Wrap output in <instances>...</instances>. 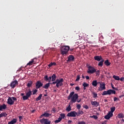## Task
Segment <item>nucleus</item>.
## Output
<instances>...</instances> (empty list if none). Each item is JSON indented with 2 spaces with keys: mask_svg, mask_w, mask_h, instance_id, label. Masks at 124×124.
<instances>
[{
  "mask_svg": "<svg viewBox=\"0 0 124 124\" xmlns=\"http://www.w3.org/2000/svg\"><path fill=\"white\" fill-rule=\"evenodd\" d=\"M74 93V92H72L67 97L68 100H70L71 99V102H72L73 103H75L78 97V94Z\"/></svg>",
  "mask_w": 124,
  "mask_h": 124,
  "instance_id": "f257e3e1",
  "label": "nucleus"
},
{
  "mask_svg": "<svg viewBox=\"0 0 124 124\" xmlns=\"http://www.w3.org/2000/svg\"><path fill=\"white\" fill-rule=\"evenodd\" d=\"M63 78H62L60 79H57L55 80V81H53L52 83H50L51 85H55L56 84L57 88H60V87H62V86L63 85Z\"/></svg>",
  "mask_w": 124,
  "mask_h": 124,
  "instance_id": "f03ea898",
  "label": "nucleus"
},
{
  "mask_svg": "<svg viewBox=\"0 0 124 124\" xmlns=\"http://www.w3.org/2000/svg\"><path fill=\"white\" fill-rule=\"evenodd\" d=\"M110 95L111 94H116V91L112 89L108 90V91H105L102 93V95Z\"/></svg>",
  "mask_w": 124,
  "mask_h": 124,
  "instance_id": "7ed1b4c3",
  "label": "nucleus"
},
{
  "mask_svg": "<svg viewBox=\"0 0 124 124\" xmlns=\"http://www.w3.org/2000/svg\"><path fill=\"white\" fill-rule=\"evenodd\" d=\"M69 50V46H64L61 48L62 55H66Z\"/></svg>",
  "mask_w": 124,
  "mask_h": 124,
  "instance_id": "20e7f679",
  "label": "nucleus"
},
{
  "mask_svg": "<svg viewBox=\"0 0 124 124\" xmlns=\"http://www.w3.org/2000/svg\"><path fill=\"white\" fill-rule=\"evenodd\" d=\"M17 100V98L15 97H9L7 100V104L9 105H13L14 104V101H16Z\"/></svg>",
  "mask_w": 124,
  "mask_h": 124,
  "instance_id": "39448f33",
  "label": "nucleus"
},
{
  "mask_svg": "<svg viewBox=\"0 0 124 124\" xmlns=\"http://www.w3.org/2000/svg\"><path fill=\"white\" fill-rule=\"evenodd\" d=\"M96 72V69L93 66H89L87 73L89 74H93V73H95Z\"/></svg>",
  "mask_w": 124,
  "mask_h": 124,
  "instance_id": "423d86ee",
  "label": "nucleus"
},
{
  "mask_svg": "<svg viewBox=\"0 0 124 124\" xmlns=\"http://www.w3.org/2000/svg\"><path fill=\"white\" fill-rule=\"evenodd\" d=\"M31 94H32V93L31 91L29 90V92L26 93V95L22 96L23 100H28V99H29V98L30 97Z\"/></svg>",
  "mask_w": 124,
  "mask_h": 124,
  "instance_id": "0eeeda50",
  "label": "nucleus"
},
{
  "mask_svg": "<svg viewBox=\"0 0 124 124\" xmlns=\"http://www.w3.org/2000/svg\"><path fill=\"white\" fill-rule=\"evenodd\" d=\"M40 122L41 124H51V121L48 120V119L43 118L40 120Z\"/></svg>",
  "mask_w": 124,
  "mask_h": 124,
  "instance_id": "6e6552de",
  "label": "nucleus"
},
{
  "mask_svg": "<svg viewBox=\"0 0 124 124\" xmlns=\"http://www.w3.org/2000/svg\"><path fill=\"white\" fill-rule=\"evenodd\" d=\"M77 115V112L75 111H71L67 114V117H75Z\"/></svg>",
  "mask_w": 124,
  "mask_h": 124,
  "instance_id": "1a4fd4ad",
  "label": "nucleus"
},
{
  "mask_svg": "<svg viewBox=\"0 0 124 124\" xmlns=\"http://www.w3.org/2000/svg\"><path fill=\"white\" fill-rule=\"evenodd\" d=\"M42 86H43V83H41V81H40V80H39L37 81L36 83L35 88L36 89H38L41 88Z\"/></svg>",
  "mask_w": 124,
  "mask_h": 124,
  "instance_id": "9d476101",
  "label": "nucleus"
},
{
  "mask_svg": "<svg viewBox=\"0 0 124 124\" xmlns=\"http://www.w3.org/2000/svg\"><path fill=\"white\" fill-rule=\"evenodd\" d=\"M113 116V113L112 112H110V111H108L107 115H106L104 118L106 119V120H109L110 118L112 117Z\"/></svg>",
  "mask_w": 124,
  "mask_h": 124,
  "instance_id": "9b49d317",
  "label": "nucleus"
},
{
  "mask_svg": "<svg viewBox=\"0 0 124 124\" xmlns=\"http://www.w3.org/2000/svg\"><path fill=\"white\" fill-rule=\"evenodd\" d=\"M16 85H18V81H17V80H14L10 84V86L11 88L14 89V88L16 87Z\"/></svg>",
  "mask_w": 124,
  "mask_h": 124,
  "instance_id": "f8f14e48",
  "label": "nucleus"
},
{
  "mask_svg": "<svg viewBox=\"0 0 124 124\" xmlns=\"http://www.w3.org/2000/svg\"><path fill=\"white\" fill-rule=\"evenodd\" d=\"M94 59L95 61H97V62H100L101 60H103L101 56H98V55L95 56L94 57Z\"/></svg>",
  "mask_w": 124,
  "mask_h": 124,
  "instance_id": "ddd939ff",
  "label": "nucleus"
},
{
  "mask_svg": "<svg viewBox=\"0 0 124 124\" xmlns=\"http://www.w3.org/2000/svg\"><path fill=\"white\" fill-rule=\"evenodd\" d=\"M91 104L93 105V106H94V107H97L98 106H99V103L96 101H92Z\"/></svg>",
  "mask_w": 124,
  "mask_h": 124,
  "instance_id": "4468645a",
  "label": "nucleus"
},
{
  "mask_svg": "<svg viewBox=\"0 0 124 124\" xmlns=\"http://www.w3.org/2000/svg\"><path fill=\"white\" fill-rule=\"evenodd\" d=\"M7 108V107L5 104L3 105H0V111H2V110H5Z\"/></svg>",
  "mask_w": 124,
  "mask_h": 124,
  "instance_id": "2eb2a0df",
  "label": "nucleus"
},
{
  "mask_svg": "<svg viewBox=\"0 0 124 124\" xmlns=\"http://www.w3.org/2000/svg\"><path fill=\"white\" fill-rule=\"evenodd\" d=\"M74 56L73 55H69L68 57V60H67V62H71L74 61Z\"/></svg>",
  "mask_w": 124,
  "mask_h": 124,
  "instance_id": "dca6fc26",
  "label": "nucleus"
},
{
  "mask_svg": "<svg viewBox=\"0 0 124 124\" xmlns=\"http://www.w3.org/2000/svg\"><path fill=\"white\" fill-rule=\"evenodd\" d=\"M50 114L47 113V112H45L44 113H43L41 116L40 118H42L43 117L45 116L46 117V118L49 117V116H50Z\"/></svg>",
  "mask_w": 124,
  "mask_h": 124,
  "instance_id": "f3484780",
  "label": "nucleus"
},
{
  "mask_svg": "<svg viewBox=\"0 0 124 124\" xmlns=\"http://www.w3.org/2000/svg\"><path fill=\"white\" fill-rule=\"evenodd\" d=\"M17 123V119H14L11 121L9 122L8 124H16Z\"/></svg>",
  "mask_w": 124,
  "mask_h": 124,
  "instance_id": "a211bd4d",
  "label": "nucleus"
},
{
  "mask_svg": "<svg viewBox=\"0 0 124 124\" xmlns=\"http://www.w3.org/2000/svg\"><path fill=\"white\" fill-rule=\"evenodd\" d=\"M103 62H104V60L102 59L98 63V66H100V67H102V66H103Z\"/></svg>",
  "mask_w": 124,
  "mask_h": 124,
  "instance_id": "6ab92c4d",
  "label": "nucleus"
},
{
  "mask_svg": "<svg viewBox=\"0 0 124 124\" xmlns=\"http://www.w3.org/2000/svg\"><path fill=\"white\" fill-rule=\"evenodd\" d=\"M100 87L102 90H105L106 88L105 87V83H102L100 84Z\"/></svg>",
  "mask_w": 124,
  "mask_h": 124,
  "instance_id": "aec40b11",
  "label": "nucleus"
},
{
  "mask_svg": "<svg viewBox=\"0 0 124 124\" xmlns=\"http://www.w3.org/2000/svg\"><path fill=\"white\" fill-rule=\"evenodd\" d=\"M56 78H57V76H56V74H53L51 76L52 82H54V81H55Z\"/></svg>",
  "mask_w": 124,
  "mask_h": 124,
  "instance_id": "412c9836",
  "label": "nucleus"
},
{
  "mask_svg": "<svg viewBox=\"0 0 124 124\" xmlns=\"http://www.w3.org/2000/svg\"><path fill=\"white\" fill-rule=\"evenodd\" d=\"M2 117H7V113L6 112H2L0 114V118H2Z\"/></svg>",
  "mask_w": 124,
  "mask_h": 124,
  "instance_id": "4be33fe9",
  "label": "nucleus"
},
{
  "mask_svg": "<svg viewBox=\"0 0 124 124\" xmlns=\"http://www.w3.org/2000/svg\"><path fill=\"white\" fill-rule=\"evenodd\" d=\"M50 83H46L44 86H43V88L48 90V89H49V87H50Z\"/></svg>",
  "mask_w": 124,
  "mask_h": 124,
  "instance_id": "5701e85b",
  "label": "nucleus"
},
{
  "mask_svg": "<svg viewBox=\"0 0 124 124\" xmlns=\"http://www.w3.org/2000/svg\"><path fill=\"white\" fill-rule=\"evenodd\" d=\"M104 63L107 66H109L111 64V62H109V60H107L105 61Z\"/></svg>",
  "mask_w": 124,
  "mask_h": 124,
  "instance_id": "b1692460",
  "label": "nucleus"
},
{
  "mask_svg": "<svg viewBox=\"0 0 124 124\" xmlns=\"http://www.w3.org/2000/svg\"><path fill=\"white\" fill-rule=\"evenodd\" d=\"M113 78L116 80L117 81H120L121 80V78H120V77L117 76L115 75L113 76Z\"/></svg>",
  "mask_w": 124,
  "mask_h": 124,
  "instance_id": "393cba45",
  "label": "nucleus"
},
{
  "mask_svg": "<svg viewBox=\"0 0 124 124\" xmlns=\"http://www.w3.org/2000/svg\"><path fill=\"white\" fill-rule=\"evenodd\" d=\"M56 64H57L56 62H51L48 65V67H49V68H50V67H51V66H53V65H56Z\"/></svg>",
  "mask_w": 124,
  "mask_h": 124,
  "instance_id": "a878e982",
  "label": "nucleus"
},
{
  "mask_svg": "<svg viewBox=\"0 0 124 124\" xmlns=\"http://www.w3.org/2000/svg\"><path fill=\"white\" fill-rule=\"evenodd\" d=\"M92 85L93 86V87H96V86H97V81L93 80L92 82Z\"/></svg>",
  "mask_w": 124,
  "mask_h": 124,
  "instance_id": "bb28decb",
  "label": "nucleus"
},
{
  "mask_svg": "<svg viewBox=\"0 0 124 124\" xmlns=\"http://www.w3.org/2000/svg\"><path fill=\"white\" fill-rule=\"evenodd\" d=\"M42 94H40L39 96L36 98V101H39V100H40L41 99V97H42Z\"/></svg>",
  "mask_w": 124,
  "mask_h": 124,
  "instance_id": "cd10ccee",
  "label": "nucleus"
},
{
  "mask_svg": "<svg viewBox=\"0 0 124 124\" xmlns=\"http://www.w3.org/2000/svg\"><path fill=\"white\" fill-rule=\"evenodd\" d=\"M117 116H118V118H119V119H122V118H124V114H123V113H119V114H118Z\"/></svg>",
  "mask_w": 124,
  "mask_h": 124,
  "instance_id": "c85d7f7f",
  "label": "nucleus"
},
{
  "mask_svg": "<svg viewBox=\"0 0 124 124\" xmlns=\"http://www.w3.org/2000/svg\"><path fill=\"white\" fill-rule=\"evenodd\" d=\"M34 62L33 59H32L31 61H30L26 65V66L28 65H32V63Z\"/></svg>",
  "mask_w": 124,
  "mask_h": 124,
  "instance_id": "c756f323",
  "label": "nucleus"
},
{
  "mask_svg": "<svg viewBox=\"0 0 124 124\" xmlns=\"http://www.w3.org/2000/svg\"><path fill=\"white\" fill-rule=\"evenodd\" d=\"M115 110H116V108L115 107H113L110 108V111L109 112H110L113 114V113H114Z\"/></svg>",
  "mask_w": 124,
  "mask_h": 124,
  "instance_id": "7c9ffc66",
  "label": "nucleus"
},
{
  "mask_svg": "<svg viewBox=\"0 0 124 124\" xmlns=\"http://www.w3.org/2000/svg\"><path fill=\"white\" fill-rule=\"evenodd\" d=\"M32 85V81H29L27 83V87H28V88H31V87Z\"/></svg>",
  "mask_w": 124,
  "mask_h": 124,
  "instance_id": "2f4dec72",
  "label": "nucleus"
},
{
  "mask_svg": "<svg viewBox=\"0 0 124 124\" xmlns=\"http://www.w3.org/2000/svg\"><path fill=\"white\" fill-rule=\"evenodd\" d=\"M89 42H93L92 41H93V36L92 35L91 38H88V40Z\"/></svg>",
  "mask_w": 124,
  "mask_h": 124,
  "instance_id": "473e14b6",
  "label": "nucleus"
},
{
  "mask_svg": "<svg viewBox=\"0 0 124 124\" xmlns=\"http://www.w3.org/2000/svg\"><path fill=\"white\" fill-rule=\"evenodd\" d=\"M66 110L67 111V112H70V110H71V107L70 106V105L68 106V107L66 108Z\"/></svg>",
  "mask_w": 124,
  "mask_h": 124,
  "instance_id": "72a5a7b5",
  "label": "nucleus"
},
{
  "mask_svg": "<svg viewBox=\"0 0 124 124\" xmlns=\"http://www.w3.org/2000/svg\"><path fill=\"white\" fill-rule=\"evenodd\" d=\"M83 114H84V112H83V110L80 111V110H79V111L78 112V113H77V116H78L79 115H83Z\"/></svg>",
  "mask_w": 124,
  "mask_h": 124,
  "instance_id": "f704fd0d",
  "label": "nucleus"
},
{
  "mask_svg": "<svg viewBox=\"0 0 124 124\" xmlns=\"http://www.w3.org/2000/svg\"><path fill=\"white\" fill-rule=\"evenodd\" d=\"M93 98H96V97H97V93H95V92H93Z\"/></svg>",
  "mask_w": 124,
  "mask_h": 124,
  "instance_id": "c9c22d12",
  "label": "nucleus"
},
{
  "mask_svg": "<svg viewBox=\"0 0 124 124\" xmlns=\"http://www.w3.org/2000/svg\"><path fill=\"white\" fill-rule=\"evenodd\" d=\"M83 87H84V88H87V87H89V84H88L86 82H84L83 83Z\"/></svg>",
  "mask_w": 124,
  "mask_h": 124,
  "instance_id": "e433bc0d",
  "label": "nucleus"
},
{
  "mask_svg": "<svg viewBox=\"0 0 124 124\" xmlns=\"http://www.w3.org/2000/svg\"><path fill=\"white\" fill-rule=\"evenodd\" d=\"M32 94L34 95V94H36V93H37V89H34L32 90Z\"/></svg>",
  "mask_w": 124,
  "mask_h": 124,
  "instance_id": "4c0bfd02",
  "label": "nucleus"
},
{
  "mask_svg": "<svg viewBox=\"0 0 124 124\" xmlns=\"http://www.w3.org/2000/svg\"><path fill=\"white\" fill-rule=\"evenodd\" d=\"M61 116V118H62V119H64V118L65 117V114H64V113H61L60 114Z\"/></svg>",
  "mask_w": 124,
  "mask_h": 124,
  "instance_id": "58836bf2",
  "label": "nucleus"
},
{
  "mask_svg": "<svg viewBox=\"0 0 124 124\" xmlns=\"http://www.w3.org/2000/svg\"><path fill=\"white\" fill-rule=\"evenodd\" d=\"M90 118H93V119H94V120H97L98 117L97 115H93L90 116Z\"/></svg>",
  "mask_w": 124,
  "mask_h": 124,
  "instance_id": "ea45409f",
  "label": "nucleus"
},
{
  "mask_svg": "<svg viewBox=\"0 0 124 124\" xmlns=\"http://www.w3.org/2000/svg\"><path fill=\"white\" fill-rule=\"evenodd\" d=\"M80 80V76L78 75L77 77V79H76V82H78Z\"/></svg>",
  "mask_w": 124,
  "mask_h": 124,
  "instance_id": "a19ab883",
  "label": "nucleus"
},
{
  "mask_svg": "<svg viewBox=\"0 0 124 124\" xmlns=\"http://www.w3.org/2000/svg\"><path fill=\"white\" fill-rule=\"evenodd\" d=\"M111 86L113 90H115V91H118V88L114 87V85H113V84H111Z\"/></svg>",
  "mask_w": 124,
  "mask_h": 124,
  "instance_id": "79ce46f5",
  "label": "nucleus"
},
{
  "mask_svg": "<svg viewBox=\"0 0 124 124\" xmlns=\"http://www.w3.org/2000/svg\"><path fill=\"white\" fill-rule=\"evenodd\" d=\"M96 75H99L100 74V71H99V70H98L96 71Z\"/></svg>",
  "mask_w": 124,
  "mask_h": 124,
  "instance_id": "37998d69",
  "label": "nucleus"
},
{
  "mask_svg": "<svg viewBox=\"0 0 124 124\" xmlns=\"http://www.w3.org/2000/svg\"><path fill=\"white\" fill-rule=\"evenodd\" d=\"M77 108L78 110H80V109H81V105H80V104L77 105Z\"/></svg>",
  "mask_w": 124,
  "mask_h": 124,
  "instance_id": "c03bdc74",
  "label": "nucleus"
},
{
  "mask_svg": "<svg viewBox=\"0 0 124 124\" xmlns=\"http://www.w3.org/2000/svg\"><path fill=\"white\" fill-rule=\"evenodd\" d=\"M51 80H52V77H49L47 78V81H48L49 83L51 82Z\"/></svg>",
  "mask_w": 124,
  "mask_h": 124,
  "instance_id": "a18cd8bd",
  "label": "nucleus"
},
{
  "mask_svg": "<svg viewBox=\"0 0 124 124\" xmlns=\"http://www.w3.org/2000/svg\"><path fill=\"white\" fill-rule=\"evenodd\" d=\"M78 124H86V122L84 121H81V122H78Z\"/></svg>",
  "mask_w": 124,
  "mask_h": 124,
  "instance_id": "49530a36",
  "label": "nucleus"
},
{
  "mask_svg": "<svg viewBox=\"0 0 124 124\" xmlns=\"http://www.w3.org/2000/svg\"><path fill=\"white\" fill-rule=\"evenodd\" d=\"M44 78L45 81H48V76H45Z\"/></svg>",
  "mask_w": 124,
  "mask_h": 124,
  "instance_id": "de8ad7c7",
  "label": "nucleus"
},
{
  "mask_svg": "<svg viewBox=\"0 0 124 124\" xmlns=\"http://www.w3.org/2000/svg\"><path fill=\"white\" fill-rule=\"evenodd\" d=\"M75 90L76 91H80V87H78V86H77L75 88Z\"/></svg>",
  "mask_w": 124,
  "mask_h": 124,
  "instance_id": "09e8293b",
  "label": "nucleus"
},
{
  "mask_svg": "<svg viewBox=\"0 0 124 124\" xmlns=\"http://www.w3.org/2000/svg\"><path fill=\"white\" fill-rule=\"evenodd\" d=\"M113 100L114 101H117V100H119V98H117L116 97H115L114 98H113Z\"/></svg>",
  "mask_w": 124,
  "mask_h": 124,
  "instance_id": "8fccbe9b",
  "label": "nucleus"
},
{
  "mask_svg": "<svg viewBox=\"0 0 124 124\" xmlns=\"http://www.w3.org/2000/svg\"><path fill=\"white\" fill-rule=\"evenodd\" d=\"M61 121H60L59 120H58H58H55V121H54V123H55V124H58V123H60Z\"/></svg>",
  "mask_w": 124,
  "mask_h": 124,
  "instance_id": "3c124183",
  "label": "nucleus"
},
{
  "mask_svg": "<svg viewBox=\"0 0 124 124\" xmlns=\"http://www.w3.org/2000/svg\"><path fill=\"white\" fill-rule=\"evenodd\" d=\"M83 107L85 108V109H89V107L87 105H84Z\"/></svg>",
  "mask_w": 124,
  "mask_h": 124,
  "instance_id": "603ef678",
  "label": "nucleus"
},
{
  "mask_svg": "<svg viewBox=\"0 0 124 124\" xmlns=\"http://www.w3.org/2000/svg\"><path fill=\"white\" fill-rule=\"evenodd\" d=\"M98 91H99V92H101L102 91H103V89H102L101 88H100V86H99V87H98Z\"/></svg>",
  "mask_w": 124,
  "mask_h": 124,
  "instance_id": "864d4df0",
  "label": "nucleus"
},
{
  "mask_svg": "<svg viewBox=\"0 0 124 124\" xmlns=\"http://www.w3.org/2000/svg\"><path fill=\"white\" fill-rule=\"evenodd\" d=\"M19 122H21V121L22 120V119H23V117L22 116H19Z\"/></svg>",
  "mask_w": 124,
  "mask_h": 124,
  "instance_id": "5fc2aeb1",
  "label": "nucleus"
},
{
  "mask_svg": "<svg viewBox=\"0 0 124 124\" xmlns=\"http://www.w3.org/2000/svg\"><path fill=\"white\" fill-rule=\"evenodd\" d=\"M120 81H122V82H124V77H122L120 78Z\"/></svg>",
  "mask_w": 124,
  "mask_h": 124,
  "instance_id": "6e6d98bb",
  "label": "nucleus"
},
{
  "mask_svg": "<svg viewBox=\"0 0 124 124\" xmlns=\"http://www.w3.org/2000/svg\"><path fill=\"white\" fill-rule=\"evenodd\" d=\"M85 78H86V80H89V79H90V77H89V76H86L85 77Z\"/></svg>",
  "mask_w": 124,
  "mask_h": 124,
  "instance_id": "4d7b16f0",
  "label": "nucleus"
},
{
  "mask_svg": "<svg viewBox=\"0 0 124 124\" xmlns=\"http://www.w3.org/2000/svg\"><path fill=\"white\" fill-rule=\"evenodd\" d=\"M71 123H72V121H71V120H69L68 121V124H71Z\"/></svg>",
  "mask_w": 124,
  "mask_h": 124,
  "instance_id": "13d9d810",
  "label": "nucleus"
},
{
  "mask_svg": "<svg viewBox=\"0 0 124 124\" xmlns=\"http://www.w3.org/2000/svg\"><path fill=\"white\" fill-rule=\"evenodd\" d=\"M106 123H107V121H104V122H102V124H107Z\"/></svg>",
  "mask_w": 124,
  "mask_h": 124,
  "instance_id": "bf43d9fd",
  "label": "nucleus"
},
{
  "mask_svg": "<svg viewBox=\"0 0 124 124\" xmlns=\"http://www.w3.org/2000/svg\"><path fill=\"white\" fill-rule=\"evenodd\" d=\"M62 118L61 117H59L58 118V121H60V122H61L62 121Z\"/></svg>",
  "mask_w": 124,
  "mask_h": 124,
  "instance_id": "052dcab7",
  "label": "nucleus"
},
{
  "mask_svg": "<svg viewBox=\"0 0 124 124\" xmlns=\"http://www.w3.org/2000/svg\"><path fill=\"white\" fill-rule=\"evenodd\" d=\"M35 111V109H33L31 111V113H34Z\"/></svg>",
  "mask_w": 124,
  "mask_h": 124,
  "instance_id": "680f3d73",
  "label": "nucleus"
},
{
  "mask_svg": "<svg viewBox=\"0 0 124 124\" xmlns=\"http://www.w3.org/2000/svg\"><path fill=\"white\" fill-rule=\"evenodd\" d=\"M25 94L24 93H20V95H21V96H25V95H24Z\"/></svg>",
  "mask_w": 124,
  "mask_h": 124,
  "instance_id": "e2e57ef3",
  "label": "nucleus"
},
{
  "mask_svg": "<svg viewBox=\"0 0 124 124\" xmlns=\"http://www.w3.org/2000/svg\"><path fill=\"white\" fill-rule=\"evenodd\" d=\"M69 50H70V51H73V48H70Z\"/></svg>",
  "mask_w": 124,
  "mask_h": 124,
  "instance_id": "0e129e2a",
  "label": "nucleus"
},
{
  "mask_svg": "<svg viewBox=\"0 0 124 124\" xmlns=\"http://www.w3.org/2000/svg\"><path fill=\"white\" fill-rule=\"evenodd\" d=\"M70 86H74V84H73V83H70Z\"/></svg>",
  "mask_w": 124,
  "mask_h": 124,
  "instance_id": "69168bd1",
  "label": "nucleus"
},
{
  "mask_svg": "<svg viewBox=\"0 0 124 124\" xmlns=\"http://www.w3.org/2000/svg\"><path fill=\"white\" fill-rule=\"evenodd\" d=\"M80 101H81V100H79V101L77 100L78 102H80Z\"/></svg>",
  "mask_w": 124,
  "mask_h": 124,
  "instance_id": "338daca9",
  "label": "nucleus"
},
{
  "mask_svg": "<svg viewBox=\"0 0 124 124\" xmlns=\"http://www.w3.org/2000/svg\"><path fill=\"white\" fill-rule=\"evenodd\" d=\"M83 89H84V90H86V87H84Z\"/></svg>",
  "mask_w": 124,
  "mask_h": 124,
  "instance_id": "774afa93",
  "label": "nucleus"
}]
</instances>
